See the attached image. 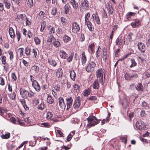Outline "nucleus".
<instances>
[{
	"mask_svg": "<svg viewBox=\"0 0 150 150\" xmlns=\"http://www.w3.org/2000/svg\"><path fill=\"white\" fill-rule=\"evenodd\" d=\"M68 1L74 9L76 10L77 9L78 4L75 0H68Z\"/></svg>",
	"mask_w": 150,
	"mask_h": 150,
	"instance_id": "obj_12",
	"label": "nucleus"
},
{
	"mask_svg": "<svg viewBox=\"0 0 150 150\" xmlns=\"http://www.w3.org/2000/svg\"><path fill=\"white\" fill-rule=\"evenodd\" d=\"M66 100L67 102V110H68L69 109L71 106L73 99L72 98L70 97L69 98L67 99Z\"/></svg>",
	"mask_w": 150,
	"mask_h": 150,
	"instance_id": "obj_16",
	"label": "nucleus"
},
{
	"mask_svg": "<svg viewBox=\"0 0 150 150\" xmlns=\"http://www.w3.org/2000/svg\"><path fill=\"white\" fill-rule=\"evenodd\" d=\"M10 36L11 38H14L15 37L14 30L11 27H10Z\"/></svg>",
	"mask_w": 150,
	"mask_h": 150,
	"instance_id": "obj_35",
	"label": "nucleus"
},
{
	"mask_svg": "<svg viewBox=\"0 0 150 150\" xmlns=\"http://www.w3.org/2000/svg\"><path fill=\"white\" fill-rule=\"evenodd\" d=\"M136 128L139 130H145L146 129V124L142 121H139L135 124Z\"/></svg>",
	"mask_w": 150,
	"mask_h": 150,
	"instance_id": "obj_2",
	"label": "nucleus"
},
{
	"mask_svg": "<svg viewBox=\"0 0 150 150\" xmlns=\"http://www.w3.org/2000/svg\"><path fill=\"white\" fill-rule=\"evenodd\" d=\"M53 38H54L53 36L52 35H50L48 37V39L47 40V42H51Z\"/></svg>",
	"mask_w": 150,
	"mask_h": 150,
	"instance_id": "obj_59",
	"label": "nucleus"
},
{
	"mask_svg": "<svg viewBox=\"0 0 150 150\" xmlns=\"http://www.w3.org/2000/svg\"><path fill=\"white\" fill-rule=\"evenodd\" d=\"M120 37L117 38L116 41V45H120L122 42L124 40V38L120 39Z\"/></svg>",
	"mask_w": 150,
	"mask_h": 150,
	"instance_id": "obj_30",
	"label": "nucleus"
},
{
	"mask_svg": "<svg viewBox=\"0 0 150 150\" xmlns=\"http://www.w3.org/2000/svg\"><path fill=\"white\" fill-rule=\"evenodd\" d=\"M20 93L21 97L22 98H27L28 95V91L24 89H20Z\"/></svg>",
	"mask_w": 150,
	"mask_h": 150,
	"instance_id": "obj_11",
	"label": "nucleus"
},
{
	"mask_svg": "<svg viewBox=\"0 0 150 150\" xmlns=\"http://www.w3.org/2000/svg\"><path fill=\"white\" fill-rule=\"evenodd\" d=\"M70 78L73 80L74 81L75 79L76 75L75 71L74 70H72L70 71Z\"/></svg>",
	"mask_w": 150,
	"mask_h": 150,
	"instance_id": "obj_24",
	"label": "nucleus"
},
{
	"mask_svg": "<svg viewBox=\"0 0 150 150\" xmlns=\"http://www.w3.org/2000/svg\"><path fill=\"white\" fill-rule=\"evenodd\" d=\"M57 133L59 134V136L61 137H63V134L62 131L60 130H57Z\"/></svg>",
	"mask_w": 150,
	"mask_h": 150,
	"instance_id": "obj_56",
	"label": "nucleus"
},
{
	"mask_svg": "<svg viewBox=\"0 0 150 150\" xmlns=\"http://www.w3.org/2000/svg\"><path fill=\"white\" fill-rule=\"evenodd\" d=\"M142 106L143 107H144L147 109H149L150 108L149 105L145 101H144L142 102Z\"/></svg>",
	"mask_w": 150,
	"mask_h": 150,
	"instance_id": "obj_45",
	"label": "nucleus"
},
{
	"mask_svg": "<svg viewBox=\"0 0 150 150\" xmlns=\"http://www.w3.org/2000/svg\"><path fill=\"white\" fill-rule=\"evenodd\" d=\"M27 4L29 7H32L33 5V0H28Z\"/></svg>",
	"mask_w": 150,
	"mask_h": 150,
	"instance_id": "obj_44",
	"label": "nucleus"
},
{
	"mask_svg": "<svg viewBox=\"0 0 150 150\" xmlns=\"http://www.w3.org/2000/svg\"><path fill=\"white\" fill-rule=\"evenodd\" d=\"M59 54L60 57L62 59H66L68 57L66 52L62 50H60L59 51Z\"/></svg>",
	"mask_w": 150,
	"mask_h": 150,
	"instance_id": "obj_17",
	"label": "nucleus"
},
{
	"mask_svg": "<svg viewBox=\"0 0 150 150\" xmlns=\"http://www.w3.org/2000/svg\"><path fill=\"white\" fill-rule=\"evenodd\" d=\"M10 120L11 122H12L14 124H16L17 121H16L15 118L12 117L10 118Z\"/></svg>",
	"mask_w": 150,
	"mask_h": 150,
	"instance_id": "obj_61",
	"label": "nucleus"
},
{
	"mask_svg": "<svg viewBox=\"0 0 150 150\" xmlns=\"http://www.w3.org/2000/svg\"><path fill=\"white\" fill-rule=\"evenodd\" d=\"M63 40L65 42H67L71 40L70 37L67 35H64L63 37Z\"/></svg>",
	"mask_w": 150,
	"mask_h": 150,
	"instance_id": "obj_33",
	"label": "nucleus"
},
{
	"mask_svg": "<svg viewBox=\"0 0 150 150\" xmlns=\"http://www.w3.org/2000/svg\"><path fill=\"white\" fill-rule=\"evenodd\" d=\"M141 21L139 20L138 19H134L131 24L133 28H135L139 26L141 24Z\"/></svg>",
	"mask_w": 150,
	"mask_h": 150,
	"instance_id": "obj_10",
	"label": "nucleus"
},
{
	"mask_svg": "<svg viewBox=\"0 0 150 150\" xmlns=\"http://www.w3.org/2000/svg\"><path fill=\"white\" fill-rule=\"evenodd\" d=\"M102 69H98L96 71L97 77L98 78H99V81L100 83L102 84H103V74Z\"/></svg>",
	"mask_w": 150,
	"mask_h": 150,
	"instance_id": "obj_5",
	"label": "nucleus"
},
{
	"mask_svg": "<svg viewBox=\"0 0 150 150\" xmlns=\"http://www.w3.org/2000/svg\"><path fill=\"white\" fill-rule=\"evenodd\" d=\"M110 113H108V116L106 119H104L103 120H102L101 122L102 125H103L105 123V121L107 122H108L109 120V117H110Z\"/></svg>",
	"mask_w": 150,
	"mask_h": 150,
	"instance_id": "obj_34",
	"label": "nucleus"
},
{
	"mask_svg": "<svg viewBox=\"0 0 150 150\" xmlns=\"http://www.w3.org/2000/svg\"><path fill=\"white\" fill-rule=\"evenodd\" d=\"M71 9V6L69 3L67 4L64 6V13L66 14H68Z\"/></svg>",
	"mask_w": 150,
	"mask_h": 150,
	"instance_id": "obj_14",
	"label": "nucleus"
},
{
	"mask_svg": "<svg viewBox=\"0 0 150 150\" xmlns=\"http://www.w3.org/2000/svg\"><path fill=\"white\" fill-rule=\"evenodd\" d=\"M133 35V34L132 33H130L127 36V38L130 42H131L132 41V35Z\"/></svg>",
	"mask_w": 150,
	"mask_h": 150,
	"instance_id": "obj_52",
	"label": "nucleus"
},
{
	"mask_svg": "<svg viewBox=\"0 0 150 150\" xmlns=\"http://www.w3.org/2000/svg\"><path fill=\"white\" fill-rule=\"evenodd\" d=\"M45 13L42 11H41L39 13L38 18H40L42 19H44L45 18Z\"/></svg>",
	"mask_w": 150,
	"mask_h": 150,
	"instance_id": "obj_27",
	"label": "nucleus"
},
{
	"mask_svg": "<svg viewBox=\"0 0 150 150\" xmlns=\"http://www.w3.org/2000/svg\"><path fill=\"white\" fill-rule=\"evenodd\" d=\"M25 16H26L25 14L18 15L17 16V18L20 20H22Z\"/></svg>",
	"mask_w": 150,
	"mask_h": 150,
	"instance_id": "obj_38",
	"label": "nucleus"
},
{
	"mask_svg": "<svg viewBox=\"0 0 150 150\" xmlns=\"http://www.w3.org/2000/svg\"><path fill=\"white\" fill-rule=\"evenodd\" d=\"M88 124L87 126L90 128L98 124L100 120H98L94 116H89L87 118Z\"/></svg>",
	"mask_w": 150,
	"mask_h": 150,
	"instance_id": "obj_1",
	"label": "nucleus"
},
{
	"mask_svg": "<svg viewBox=\"0 0 150 150\" xmlns=\"http://www.w3.org/2000/svg\"><path fill=\"white\" fill-rule=\"evenodd\" d=\"M131 64L130 66V68H132L133 67H135L137 65V63L134 59H131Z\"/></svg>",
	"mask_w": 150,
	"mask_h": 150,
	"instance_id": "obj_39",
	"label": "nucleus"
},
{
	"mask_svg": "<svg viewBox=\"0 0 150 150\" xmlns=\"http://www.w3.org/2000/svg\"><path fill=\"white\" fill-rule=\"evenodd\" d=\"M86 57L85 54V52H83L82 54V57L81 58V61L82 65H84V64L86 63Z\"/></svg>",
	"mask_w": 150,
	"mask_h": 150,
	"instance_id": "obj_20",
	"label": "nucleus"
},
{
	"mask_svg": "<svg viewBox=\"0 0 150 150\" xmlns=\"http://www.w3.org/2000/svg\"><path fill=\"white\" fill-rule=\"evenodd\" d=\"M96 66V64L94 62H90L86 67V71L87 72H92L94 71L95 67Z\"/></svg>",
	"mask_w": 150,
	"mask_h": 150,
	"instance_id": "obj_4",
	"label": "nucleus"
},
{
	"mask_svg": "<svg viewBox=\"0 0 150 150\" xmlns=\"http://www.w3.org/2000/svg\"><path fill=\"white\" fill-rule=\"evenodd\" d=\"M94 45L93 43H92L90 45L88 46V50L91 51L92 53L94 52Z\"/></svg>",
	"mask_w": 150,
	"mask_h": 150,
	"instance_id": "obj_37",
	"label": "nucleus"
},
{
	"mask_svg": "<svg viewBox=\"0 0 150 150\" xmlns=\"http://www.w3.org/2000/svg\"><path fill=\"white\" fill-rule=\"evenodd\" d=\"M31 70L34 71L35 73H37L39 70V67L36 65H34L32 66L31 68Z\"/></svg>",
	"mask_w": 150,
	"mask_h": 150,
	"instance_id": "obj_26",
	"label": "nucleus"
},
{
	"mask_svg": "<svg viewBox=\"0 0 150 150\" xmlns=\"http://www.w3.org/2000/svg\"><path fill=\"white\" fill-rule=\"evenodd\" d=\"M59 106L62 108L63 109L65 108L66 105L65 104L64 100L63 98L62 97L59 98Z\"/></svg>",
	"mask_w": 150,
	"mask_h": 150,
	"instance_id": "obj_15",
	"label": "nucleus"
},
{
	"mask_svg": "<svg viewBox=\"0 0 150 150\" xmlns=\"http://www.w3.org/2000/svg\"><path fill=\"white\" fill-rule=\"evenodd\" d=\"M10 97L12 100H15L16 97V95L15 93L13 92V93H12Z\"/></svg>",
	"mask_w": 150,
	"mask_h": 150,
	"instance_id": "obj_55",
	"label": "nucleus"
},
{
	"mask_svg": "<svg viewBox=\"0 0 150 150\" xmlns=\"http://www.w3.org/2000/svg\"><path fill=\"white\" fill-rule=\"evenodd\" d=\"M80 98L79 96L77 97L74 100L73 105V107L74 109L78 108L81 105L80 103Z\"/></svg>",
	"mask_w": 150,
	"mask_h": 150,
	"instance_id": "obj_7",
	"label": "nucleus"
},
{
	"mask_svg": "<svg viewBox=\"0 0 150 150\" xmlns=\"http://www.w3.org/2000/svg\"><path fill=\"white\" fill-rule=\"evenodd\" d=\"M62 69L61 68H59L56 72V74L58 78H59L62 76Z\"/></svg>",
	"mask_w": 150,
	"mask_h": 150,
	"instance_id": "obj_25",
	"label": "nucleus"
},
{
	"mask_svg": "<svg viewBox=\"0 0 150 150\" xmlns=\"http://www.w3.org/2000/svg\"><path fill=\"white\" fill-rule=\"evenodd\" d=\"M57 12V8L55 7H53L52 8L51 13L52 15L54 16L55 15Z\"/></svg>",
	"mask_w": 150,
	"mask_h": 150,
	"instance_id": "obj_46",
	"label": "nucleus"
},
{
	"mask_svg": "<svg viewBox=\"0 0 150 150\" xmlns=\"http://www.w3.org/2000/svg\"><path fill=\"white\" fill-rule=\"evenodd\" d=\"M85 24H86L89 30L90 31H92V24L90 22H88L85 23Z\"/></svg>",
	"mask_w": 150,
	"mask_h": 150,
	"instance_id": "obj_42",
	"label": "nucleus"
},
{
	"mask_svg": "<svg viewBox=\"0 0 150 150\" xmlns=\"http://www.w3.org/2000/svg\"><path fill=\"white\" fill-rule=\"evenodd\" d=\"M44 108V104L43 103H41L38 107V108L40 110H43Z\"/></svg>",
	"mask_w": 150,
	"mask_h": 150,
	"instance_id": "obj_47",
	"label": "nucleus"
},
{
	"mask_svg": "<svg viewBox=\"0 0 150 150\" xmlns=\"http://www.w3.org/2000/svg\"><path fill=\"white\" fill-rule=\"evenodd\" d=\"M98 16L97 13H93L92 15L91 20H92L94 22V20L96 18H97V17Z\"/></svg>",
	"mask_w": 150,
	"mask_h": 150,
	"instance_id": "obj_50",
	"label": "nucleus"
},
{
	"mask_svg": "<svg viewBox=\"0 0 150 150\" xmlns=\"http://www.w3.org/2000/svg\"><path fill=\"white\" fill-rule=\"evenodd\" d=\"M34 40L36 45H39L40 43V39L38 37H35L34 38Z\"/></svg>",
	"mask_w": 150,
	"mask_h": 150,
	"instance_id": "obj_41",
	"label": "nucleus"
},
{
	"mask_svg": "<svg viewBox=\"0 0 150 150\" xmlns=\"http://www.w3.org/2000/svg\"><path fill=\"white\" fill-rule=\"evenodd\" d=\"M53 44L54 46L56 47H59L60 45L59 42L58 40H55L53 42Z\"/></svg>",
	"mask_w": 150,
	"mask_h": 150,
	"instance_id": "obj_43",
	"label": "nucleus"
},
{
	"mask_svg": "<svg viewBox=\"0 0 150 150\" xmlns=\"http://www.w3.org/2000/svg\"><path fill=\"white\" fill-rule=\"evenodd\" d=\"M53 116V114L51 112H49L47 114V117L48 119H51Z\"/></svg>",
	"mask_w": 150,
	"mask_h": 150,
	"instance_id": "obj_48",
	"label": "nucleus"
},
{
	"mask_svg": "<svg viewBox=\"0 0 150 150\" xmlns=\"http://www.w3.org/2000/svg\"><path fill=\"white\" fill-rule=\"evenodd\" d=\"M41 125H42L43 127H49L50 126L48 123L45 122L41 123Z\"/></svg>",
	"mask_w": 150,
	"mask_h": 150,
	"instance_id": "obj_57",
	"label": "nucleus"
},
{
	"mask_svg": "<svg viewBox=\"0 0 150 150\" xmlns=\"http://www.w3.org/2000/svg\"><path fill=\"white\" fill-rule=\"evenodd\" d=\"M20 0H12L11 3L12 4L13 3L17 5H18L20 3Z\"/></svg>",
	"mask_w": 150,
	"mask_h": 150,
	"instance_id": "obj_60",
	"label": "nucleus"
},
{
	"mask_svg": "<svg viewBox=\"0 0 150 150\" xmlns=\"http://www.w3.org/2000/svg\"><path fill=\"white\" fill-rule=\"evenodd\" d=\"M91 90L89 88L86 89L83 93V95L85 96H87L90 94Z\"/></svg>",
	"mask_w": 150,
	"mask_h": 150,
	"instance_id": "obj_36",
	"label": "nucleus"
},
{
	"mask_svg": "<svg viewBox=\"0 0 150 150\" xmlns=\"http://www.w3.org/2000/svg\"><path fill=\"white\" fill-rule=\"evenodd\" d=\"M32 86L38 92L40 90V86L37 81H33Z\"/></svg>",
	"mask_w": 150,
	"mask_h": 150,
	"instance_id": "obj_9",
	"label": "nucleus"
},
{
	"mask_svg": "<svg viewBox=\"0 0 150 150\" xmlns=\"http://www.w3.org/2000/svg\"><path fill=\"white\" fill-rule=\"evenodd\" d=\"M8 0H4V2L5 5V6L8 9L9 8V4L8 2Z\"/></svg>",
	"mask_w": 150,
	"mask_h": 150,
	"instance_id": "obj_49",
	"label": "nucleus"
},
{
	"mask_svg": "<svg viewBox=\"0 0 150 150\" xmlns=\"http://www.w3.org/2000/svg\"><path fill=\"white\" fill-rule=\"evenodd\" d=\"M138 49L142 52H144L145 50V46L144 44L142 42H139L138 44Z\"/></svg>",
	"mask_w": 150,
	"mask_h": 150,
	"instance_id": "obj_13",
	"label": "nucleus"
},
{
	"mask_svg": "<svg viewBox=\"0 0 150 150\" xmlns=\"http://www.w3.org/2000/svg\"><path fill=\"white\" fill-rule=\"evenodd\" d=\"M24 49L23 48H20L18 49V53H19L20 57H21L22 56L23 54V52Z\"/></svg>",
	"mask_w": 150,
	"mask_h": 150,
	"instance_id": "obj_51",
	"label": "nucleus"
},
{
	"mask_svg": "<svg viewBox=\"0 0 150 150\" xmlns=\"http://www.w3.org/2000/svg\"><path fill=\"white\" fill-rule=\"evenodd\" d=\"M49 33L50 35H53L55 32V28L54 27L49 26L48 27Z\"/></svg>",
	"mask_w": 150,
	"mask_h": 150,
	"instance_id": "obj_22",
	"label": "nucleus"
},
{
	"mask_svg": "<svg viewBox=\"0 0 150 150\" xmlns=\"http://www.w3.org/2000/svg\"><path fill=\"white\" fill-rule=\"evenodd\" d=\"M136 89L138 91H142L143 90V88L142 84L141 83H138L136 87Z\"/></svg>",
	"mask_w": 150,
	"mask_h": 150,
	"instance_id": "obj_32",
	"label": "nucleus"
},
{
	"mask_svg": "<svg viewBox=\"0 0 150 150\" xmlns=\"http://www.w3.org/2000/svg\"><path fill=\"white\" fill-rule=\"evenodd\" d=\"M30 52V50L29 47H27L25 49V54L27 55H29Z\"/></svg>",
	"mask_w": 150,
	"mask_h": 150,
	"instance_id": "obj_53",
	"label": "nucleus"
},
{
	"mask_svg": "<svg viewBox=\"0 0 150 150\" xmlns=\"http://www.w3.org/2000/svg\"><path fill=\"white\" fill-rule=\"evenodd\" d=\"M21 103L23 107L25 110H29V108L27 106L26 104L25 100L24 99H21L20 100Z\"/></svg>",
	"mask_w": 150,
	"mask_h": 150,
	"instance_id": "obj_19",
	"label": "nucleus"
},
{
	"mask_svg": "<svg viewBox=\"0 0 150 150\" xmlns=\"http://www.w3.org/2000/svg\"><path fill=\"white\" fill-rule=\"evenodd\" d=\"M106 6L108 13L112 15L113 13V9L111 5V3L109 2H108L106 4Z\"/></svg>",
	"mask_w": 150,
	"mask_h": 150,
	"instance_id": "obj_8",
	"label": "nucleus"
},
{
	"mask_svg": "<svg viewBox=\"0 0 150 150\" xmlns=\"http://www.w3.org/2000/svg\"><path fill=\"white\" fill-rule=\"evenodd\" d=\"M26 25H31V22L29 19L27 17L25 19Z\"/></svg>",
	"mask_w": 150,
	"mask_h": 150,
	"instance_id": "obj_54",
	"label": "nucleus"
},
{
	"mask_svg": "<svg viewBox=\"0 0 150 150\" xmlns=\"http://www.w3.org/2000/svg\"><path fill=\"white\" fill-rule=\"evenodd\" d=\"M99 87V83L97 80H96L93 84V87L95 89H98Z\"/></svg>",
	"mask_w": 150,
	"mask_h": 150,
	"instance_id": "obj_28",
	"label": "nucleus"
},
{
	"mask_svg": "<svg viewBox=\"0 0 150 150\" xmlns=\"http://www.w3.org/2000/svg\"><path fill=\"white\" fill-rule=\"evenodd\" d=\"M1 137L2 139H7L9 138V133H8L7 134H3L1 136Z\"/></svg>",
	"mask_w": 150,
	"mask_h": 150,
	"instance_id": "obj_40",
	"label": "nucleus"
},
{
	"mask_svg": "<svg viewBox=\"0 0 150 150\" xmlns=\"http://www.w3.org/2000/svg\"><path fill=\"white\" fill-rule=\"evenodd\" d=\"M134 76L133 73H126L124 76L125 79L127 80H129L131 79Z\"/></svg>",
	"mask_w": 150,
	"mask_h": 150,
	"instance_id": "obj_18",
	"label": "nucleus"
},
{
	"mask_svg": "<svg viewBox=\"0 0 150 150\" xmlns=\"http://www.w3.org/2000/svg\"><path fill=\"white\" fill-rule=\"evenodd\" d=\"M73 137V135L71 134H70L67 137V139L68 141H69Z\"/></svg>",
	"mask_w": 150,
	"mask_h": 150,
	"instance_id": "obj_62",
	"label": "nucleus"
},
{
	"mask_svg": "<svg viewBox=\"0 0 150 150\" xmlns=\"http://www.w3.org/2000/svg\"><path fill=\"white\" fill-rule=\"evenodd\" d=\"M90 7V4L87 0H84L81 2L80 5L81 10L84 11L88 10Z\"/></svg>",
	"mask_w": 150,
	"mask_h": 150,
	"instance_id": "obj_3",
	"label": "nucleus"
},
{
	"mask_svg": "<svg viewBox=\"0 0 150 150\" xmlns=\"http://www.w3.org/2000/svg\"><path fill=\"white\" fill-rule=\"evenodd\" d=\"M23 63L26 67H28L29 64L28 62L26 61L24 59H23L22 61Z\"/></svg>",
	"mask_w": 150,
	"mask_h": 150,
	"instance_id": "obj_64",
	"label": "nucleus"
},
{
	"mask_svg": "<svg viewBox=\"0 0 150 150\" xmlns=\"http://www.w3.org/2000/svg\"><path fill=\"white\" fill-rule=\"evenodd\" d=\"M135 14L134 13L131 12H129L126 14L125 17L128 20H129L131 19V17L134 16Z\"/></svg>",
	"mask_w": 150,
	"mask_h": 150,
	"instance_id": "obj_23",
	"label": "nucleus"
},
{
	"mask_svg": "<svg viewBox=\"0 0 150 150\" xmlns=\"http://www.w3.org/2000/svg\"><path fill=\"white\" fill-rule=\"evenodd\" d=\"M97 99V97L95 96H92L88 98V100H95Z\"/></svg>",
	"mask_w": 150,
	"mask_h": 150,
	"instance_id": "obj_63",
	"label": "nucleus"
},
{
	"mask_svg": "<svg viewBox=\"0 0 150 150\" xmlns=\"http://www.w3.org/2000/svg\"><path fill=\"white\" fill-rule=\"evenodd\" d=\"M72 32L74 33H77L80 29L79 25L76 22H74L72 24Z\"/></svg>",
	"mask_w": 150,
	"mask_h": 150,
	"instance_id": "obj_6",
	"label": "nucleus"
},
{
	"mask_svg": "<svg viewBox=\"0 0 150 150\" xmlns=\"http://www.w3.org/2000/svg\"><path fill=\"white\" fill-rule=\"evenodd\" d=\"M91 15L89 12H88L85 15V23L90 22V17Z\"/></svg>",
	"mask_w": 150,
	"mask_h": 150,
	"instance_id": "obj_21",
	"label": "nucleus"
},
{
	"mask_svg": "<svg viewBox=\"0 0 150 150\" xmlns=\"http://www.w3.org/2000/svg\"><path fill=\"white\" fill-rule=\"evenodd\" d=\"M47 100V102L50 104L54 102V100L52 99L51 96L49 94H48Z\"/></svg>",
	"mask_w": 150,
	"mask_h": 150,
	"instance_id": "obj_31",
	"label": "nucleus"
},
{
	"mask_svg": "<svg viewBox=\"0 0 150 150\" xmlns=\"http://www.w3.org/2000/svg\"><path fill=\"white\" fill-rule=\"evenodd\" d=\"M48 62L51 65L54 67H55L57 64V63L55 60L52 59H48Z\"/></svg>",
	"mask_w": 150,
	"mask_h": 150,
	"instance_id": "obj_29",
	"label": "nucleus"
},
{
	"mask_svg": "<svg viewBox=\"0 0 150 150\" xmlns=\"http://www.w3.org/2000/svg\"><path fill=\"white\" fill-rule=\"evenodd\" d=\"M11 77L13 81H15L17 79L16 76L14 73L12 74Z\"/></svg>",
	"mask_w": 150,
	"mask_h": 150,
	"instance_id": "obj_58",
	"label": "nucleus"
}]
</instances>
